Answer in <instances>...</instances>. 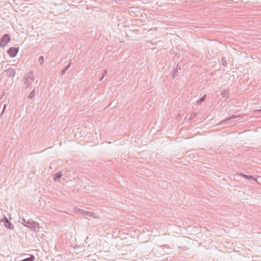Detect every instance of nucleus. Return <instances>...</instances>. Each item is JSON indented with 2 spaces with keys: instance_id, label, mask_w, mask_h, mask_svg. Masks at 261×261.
Listing matches in <instances>:
<instances>
[{
  "instance_id": "f257e3e1",
  "label": "nucleus",
  "mask_w": 261,
  "mask_h": 261,
  "mask_svg": "<svg viewBox=\"0 0 261 261\" xmlns=\"http://www.w3.org/2000/svg\"><path fill=\"white\" fill-rule=\"evenodd\" d=\"M10 36L8 35H5L0 40V46L5 47L6 46L8 42L10 41Z\"/></svg>"
},
{
  "instance_id": "f03ea898",
  "label": "nucleus",
  "mask_w": 261,
  "mask_h": 261,
  "mask_svg": "<svg viewBox=\"0 0 261 261\" xmlns=\"http://www.w3.org/2000/svg\"><path fill=\"white\" fill-rule=\"evenodd\" d=\"M18 49V48L11 47L8 50V53L11 57H14L17 55Z\"/></svg>"
},
{
  "instance_id": "7ed1b4c3",
  "label": "nucleus",
  "mask_w": 261,
  "mask_h": 261,
  "mask_svg": "<svg viewBox=\"0 0 261 261\" xmlns=\"http://www.w3.org/2000/svg\"><path fill=\"white\" fill-rule=\"evenodd\" d=\"M34 259V257L32 256L31 257L27 258L26 259H24L22 260V261H33Z\"/></svg>"
},
{
  "instance_id": "20e7f679",
  "label": "nucleus",
  "mask_w": 261,
  "mask_h": 261,
  "mask_svg": "<svg viewBox=\"0 0 261 261\" xmlns=\"http://www.w3.org/2000/svg\"><path fill=\"white\" fill-rule=\"evenodd\" d=\"M244 177H245L246 179H248V180H250V179L253 178V177L251 176H248L246 175H244Z\"/></svg>"
},
{
  "instance_id": "39448f33",
  "label": "nucleus",
  "mask_w": 261,
  "mask_h": 261,
  "mask_svg": "<svg viewBox=\"0 0 261 261\" xmlns=\"http://www.w3.org/2000/svg\"><path fill=\"white\" fill-rule=\"evenodd\" d=\"M62 175L61 172H59L57 174V176L58 177H60Z\"/></svg>"
}]
</instances>
